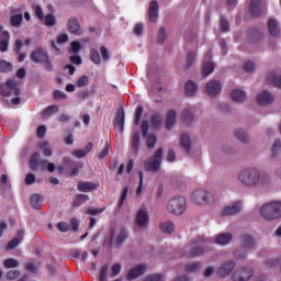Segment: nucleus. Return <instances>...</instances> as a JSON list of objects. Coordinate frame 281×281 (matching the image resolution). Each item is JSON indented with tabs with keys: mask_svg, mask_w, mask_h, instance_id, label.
<instances>
[{
	"mask_svg": "<svg viewBox=\"0 0 281 281\" xmlns=\"http://www.w3.org/2000/svg\"><path fill=\"white\" fill-rule=\"evenodd\" d=\"M237 181L245 188H267L271 186V176L256 167H249L237 173Z\"/></svg>",
	"mask_w": 281,
	"mask_h": 281,
	"instance_id": "obj_1",
	"label": "nucleus"
},
{
	"mask_svg": "<svg viewBox=\"0 0 281 281\" xmlns=\"http://www.w3.org/2000/svg\"><path fill=\"white\" fill-rule=\"evenodd\" d=\"M207 239L203 236H198L191 240L189 246L184 248L182 254V258H196L199 256H203L205 254V248L202 245H205Z\"/></svg>",
	"mask_w": 281,
	"mask_h": 281,
	"instance_id": "obj_2",
	"label": "nucleus"
},
{
	"mask_svg": "<svg viewBox=\"0 0 281 281\" xmlns=\"http://www.w3.org/2000/svg\"><path fill=\"white\" fill-rule=\"evenodd\" d=\"M191 201L195 205H210L218 201V195L205 189H196L191 194Z\"/></svg>",
	"mask_w": 281,
	"mask_h": 281,
	"instance_id": "obj_3",
	"label": "nucleus"
},
{
	"mask_svg": "<svg viewBox=\"0 0 281 281\" xmlns=\"http://www.w3.org/2000/svg\"><path fill=\"white\" fill-rule=\"evenodd\" d=\"M260 214L265 221H278V218H281V201H271L263 204Z\"/></svg>",
	"mask_w": 281,
	"mask_h": 281,
	"instance_id": "obj_4",
	"label": "nucleus"
},
{
	"mask_svg": "<svg viewBox=\"0 0 281 281\" xmlns=\"http://www.w3.org/2000/svg\"><path fill=\"white\" fill-rule=\"evenodd\" d=\"M187 201L186 196H173L167 203V210L170 214H175L176 216H180L186 212Z\"/></svg>",
	"mask_w": 281,
	"mask_h": 281,
	"instance_id": "obj_5",
	"label": "nucleus"
},
{
	"mask_svg": "<svg viewBox=\"0 0 281 281\" xmlns=\"http://www.w3.org/2000/svg\"><path fill=\"white\" fill-rule=\"evenodd\" d=\"M164 160V149L158 148L154 157L144 161V167L147 172H158L159 168H161V161Z\"/></svg>",
	"mask_w": 281,
	"mask_h": 281,
	"instance_id": "obj_6",
	"label": "nucleus"
},
{
	"mask_svg": "<svg viewBox=\"0 0 281 281\" xmlns=\"http://www.w3.org/2000/svg\"><path fill=\"white\" fill-rule=\"evenodd\" d=\"M21 95V89L16 86V81L10 79L5 82V86H0V95L8 98L9 95Z\"/></svg>",
	"mask_w": 281,
	"mask_h": 281,
	"instance_id": "obj_7",
	"label": "nucleus"
},
{
	"mask_svg": "<svg viewBox=\"0 0 281 281\" xmlns=\"http://www.w3.org/2000/svg\"><path fill=\"white\" fill-rule=\"evenodd\" d=\"M235 269H236V261L228 259L221 265L217 273L220 278H229V276H232Z\"/></svg>",
	"mask_w": 281,
	"mask_h": 281,
	"instance_id": "obj_8",
	"label": "nucleus"
},
{
	"mask_svg": "<svg viewBox=\"0 0 281 281\" xmlns=\"http://www.w3.org/2000/svg\"><path fill=\"white\" fill-rule=\"evenodd\" d=\"M240 212H243V201H236L233 204L224 206L222 210L223 216H236Z\"/></svg>",
	"mask_w": 281,
	"mask_h": 281,
	"instance_id": "obj_9",
	"label": "nucleus"
},
{
	"mask_svg": "<svg viewBox=\"0 0 281 281\" xmlns=\"http://www.w3.org/2000/svg\"><path fill=\"white\" fill-rule=\"evenodd\" d=\"M254 276V269L251 268H239L233 273L234 281H248Z\"/></svg>",
	"mask_w": 281,
	"mask_h": 281,
	"instance_id": "obj_10",
	"label": "nucleus"
},
{
	"mask_svg": "<svg viewBox=\"0 0 281 281\" xmlns=\"http://www.w3.org/2000/svg\"><path fill=\"white\" fill-rule=\"evenodd\" d=\"M30 168L31 170H38L41 168L42 170L47 169V160L46 159H41V154L35 153L32 155L30 158Z\"/></svg>",
	"mask_w": 281,
	"mask_h": 281,
	"instance_id": "obj_11",
	"label": "nucleus"
},
{
	"mask_svg": "<svg viewBox=\"0 0 281 281\" xmlns=\"http://www.w3.org/2000/svg\"><path fill=\"white\" fill-rule=\"evenodd\" d=\"M49 57V53H47L43 47H37L36 50H33L30 55V58L32 63H35L36 65H41L46 58Z\"/></svg>",
	"mask_w": 281,
	"mask_h": 281,
	"instance_id": "obj_12",
	"label": "nucleus"
},
{
	"mask_svg": "<svg viewBox=\"0 0 281 281\" xmlns=\"http://www.w3.org/2000/svg\"><path fill=\"white\" fill-rule=\"evenodd\" d=\"M221 81L218 80H211L205 86V93L206 95H210L211 98H216L218 93H221Z\"/></svg>",
	"mask_w": 281,
	"mask_h": 281,
	"instance_id": "obj_13",
	"label": "nucleus"
},
{
	"mask_svg": "<svg viewBox=\"0 0 281 281\" xmlns=\"http://www.w3.org/2000/svg\"><path fill=\"white\" fill-rule=\"evenodd\" d=\"M257 102L260 106H269V104H273V102H276V97H273L271 92L263 90L257 94Z\"/></svg>",
	"mask_w": 281,
	"mask_h": 281,
	"instance_id": "obj_14",
	"label": "nucleus"
},
{
	"mask_svg": "<svg viewBox=\"0 0 281 281\" xmlns=\"http://www.w3.org/2000/svg\"><path fill=\"white\" fill-rule=\"evenodd\" d=\"M158 18H159V2H157V0H154L149 4L148 19L150 23H155Z\"/></svg>",
	"mask_w": 281,
	"mask_h": 281,
	"instance_id": "obj_15",
	"label": "nucleus"
},
{
	"mask_svg": "<svg viewBox=\"0 0 281 281\" xmlns=\"http://www.w3.org/2000/svg\"><path fill=\"white\" fill-rule=\"evenodd\" d=\"M146 271L145 265H138L135 268H132L127 273V280H137L140 276H144V272Z\"/></svg>",
	"mask_w": 281,
	"mask_h": 281,
	"instance_id": "obj_16",
	"label": "nucleus"
},
{
	"mask_svg": "<svg viewBox=\"0 0 281 281\" xmlns=\"http://www.w3.org/2000/svg\"><path fill=\"white\" fill-rule=\"evenodd\" d=\"M175 124H177V111L169 110L166 116L165 128L171 131Z\"/></svg>",
	"mask_w": 281,
	"mask_h": 281,
	"instance_id": "obj_17",
	"label": "nucleus"
},
{
	"mask_svg": "<svg viewBox=\"0 0 281 281\" xmlns=\"http://www.w3.org/2000/svg\"><path fill=\"white\" fill-rule=\"evenodd\" d=\"M240 243L244 249H256V240L251 235H247V234L241 235Z\"/></svg>",
	"mask_w": 281,
	"mask_h": 281,
	"instance_id": "obj_18",
	"label": "nucleus"
},
{
	"mask_svg": "<svg viewBox=\"0 0 281 281\" xmlns=\"http://www.w3.org/2000/svg\"><path fill=\"white\" fill-rule=\"evenodd\" d=\"M148 212L139 210L136 214V225L138 227H146L148 225Z\"/></svg>",
	"mask_w": 281,
	"mask_h": 281,
	"instance_id": "obj_19",
	"label": "nucleus"
},
{
	"mask_svg": "<svg viewBox=\"0 0 281 281\" xmlns=\"http://www.w3.org/2000/svg\"><path fill=\"white\" fill-rule=\"evenodd\" d=\"M139 146H142L139 132H134L132 135V142H131V150L132 153H134V155H137L139 153Z\"/></svg>",
	"mask_w": 281,
	"mask_h": 281,
	"instance_id": "obj_20",
	"label": "nucleus"
},
{
	"mask_svg": "<svg viewBox=\"0 0 281 281\" xmlns=\"http://www.w3.org/2000/svg\"><path fill=\"white\" fill-rule=\"evenodd\" d=\"M249 12L251 16H260L262 14V7L260 0H250Z\"/></svg>",
	"mask_w": 281,
	"mask_h": 281,
	"instance_id": "obj_21",
	"label": "nucleus"
},
{
	"mask_svg": "<svg viewBox=\"0 0 281 281\" xmlns=\"http://www.w3.org/2000/svg\"><path fill=\"white\" fill-rule=\"evenodd\" d=\"M267 82L273 85L277 89H281V75H277L274 71H271L267 75Z\"/></svg>",
	"mask_w": 281,
	"mask_h": 281,
	"instance_id": "obj_22",
	"label": "nucleus"
},
{
	"mask_svg": "<svg viewBox=\"0 0 281 281\" xmlns=\"http://www.w3.org/2000/svg\"><path fill=\"white\" fill-rule=\"evenodd\" d=\"M113 126L114 128H117L120 133H124V110H120L116 113Z\"/></svg>",
	"mask_w": 281,
	"mask_h": 281,
	"instance_id": "obj_23",
	"label": "nucleus"
},
{
	"mask_svg": "<svg viewBox=\"0 0 281 281\" xmlns=\"http://www.w3.org/2000/svg\"><path fill=\"white\" fill-rule=\"evenodd\" d=\"M234 135L236 139H238V142H241V144H249L251 139L249 134L245 130L237 128L234 131Z\"/></svg>",
	"mask_w": 281,
	"mask_h": 281,
	"instance_id": "obj_24",
	"label": "nucleus"
},
{
	"mask_svg": "<svg viewBox=\"0 0 281 281\" xmlns=\"http://www.w3.org/2000/svg\"><path fill=\"white\" fill-rule=\"evenodd\" d=\"M67 30L70 32V34H80V22L75 18L69 19Z\"/></svg>",
	"mask_w": 281,
	"mask_h": 281,
	"instance_id": "obj_25",
	"label": "nucleus"
},
{
	"mask_svg": "<svg viewBox=\"0 0 281 281\" xmlns=\"http://www.w3.org/2000/svg\"><path fill=\"white\" fill-rule=\"evenodd\" d=\"M77 190H79V192H93V190H98V184L87 181L79 182L77 186Z\"/></svg>",
	"mask_w": 281,
	"mask_h": 281,
	"instance_id": "obj_26",
	"label": "nucleus"
},
{
	"mask_svg": "<svg viewBox=\"0 0 281 281\" xmlns=\"http://www.w3.org/2000/svg\"><path fill=\"white\" fill-rule=\"evenodd\" d=\"M231 97L234 102H245L247 100V92L236 89L232 91Z\"/></svg>",
	"mask_w": 281,
	"mask_h": 281,
	"instance_id": "obj_27",
	"label": "nucleus"
},
{
	"mask_svg": "<svg viewBox=\"0 0 281 281\" xmlns=\"http://www.w3.org/2000/svg\"><path fill=\"white\" fill-rule=\"evenodd\" d=\"M180 145L186 153H190V150L192 149V140L190 139V135L182 134L180 136Z\"/></svg>",
	"mask_w": 281,
	"mask_h": 281,
	"instance_id": "obj_28",
	"label": "nucleus"
},
{
	"mask_svg": "<svg viewBox=\"0 0 281 281\" xmlns=\"http://www.w3.org/2000/svg\"><path fill=\"white\" fill-rule=\"evenodd\" d=\"M10 45V33L3 31L0 37V52H8V46Z\"/></svg>",
	"mask_w": 281,
	"mask_h": 281,
	"instance_id": "obj_29",
	"label": "nucleus"
},
{
	"mask_svg": "<svg viewBox=\"0 0 281 281\" xmlns=\"http://www.w3.org/2000/svg\"><path fill=\"white\" fill-rule=\"evenodd\" d=\"M232 238L233 236L231 233H223L215 238V243L222 246L229 245V243H232Z\"/></svg>",
	"mask_w": 281,
	"mask_h": 281,
	"instance_id": "obj_30",
	"label": "nucleus"
},
{
	"mask_svg": "<svg viewBox=\"0 0 281 281\" xmlns=\"http://www.w3.org/2000/svg\"><path fill=\"white\" fill-rule=\"evenodd\" d=\"M268 30L271 36H280V25L278 24V21L273 19L269 20Z\"/></svg>",
	"mask_w": 281,
	"mask_h": 281,
	"instance_id": "obj_31",
	"label": "nucleus"
},
{
	"mask_svg": "<svg viewBox=\"0 0 281 281\" xmlns=\"http://www.w3.org/2000/svg\"><path fill=\"white\" fill-rule=\"evenodd\" d=\"M184 91L187 95H190V97L196 95V91H199V86H196L194 81L189 80L184 86Z\"/></svg>",
	"mask_w": 281,
	"mask_h": 281,
	"instance_id": "obj_32",
	"label": "nucleus"
},
{
	"mask_svg": "<svg viewBox=\"0 0 281 281\" xmlns=\"http://www.w3.org/2000/svg\"><path fill=\"white\" fill-rule=\"evenodd\" d=\"M150 124L154 130L161 128V124H164V116L159 113L154 114L150 117Z\"/></svg>",
	"mask_w": 281,
	"mask_h": 281,
	"instance_id": "obj_33",
	"label": "nucleus"
},
{
	"mask_svg": "<svg viewBox=\"0 0 281 281\" xmlns=\"http://www.w3.org/2000/svg\"><path fill=\"white\" fill-rule=\"evenodd\" d=\"M31 205L34 210H41L43 206V195L35 193L31 196Z\"/></svg>",
	"mask_w": 281,
	"mask_h": 281,
	"instance_id": "obj_34",
	"label": "nucleus"
},
{
	"mask_svg": "<svg viewBox=\"0 0 281 281\" xmlns=\"http://www.w3.org/2000/svg\"><path fill=\"white\" fill-rule=\"evenodd\" d=\"M182 120H183L184 124L190 126V124L192 122H194V112H192V110H190V109L183 110V112H182Z\"/></svg>",
	"mask_w": 281,
	"mask_h": 281,
	"instance_id": "obj_35",
	"label": "nucleus"
},
{
	"mask_svg": "<svg viewBox=\"0 0 281 281\" xmlns=\"http://www.w3.org/2000/svg\"><path fill=\"white\" fill-rule=\"evenodd\" d=\"M58 110H59L58 105H49L43 110L42 117L44 120H47V117H52V115H54V113H58Z\"/></svg>",
	"mask_w": 281,
	"mask_h": 281,
	"instance_id": "obj_36",
	"label": "nucleus"
},
{
	"mask_svg": "<svg viewBox=\"0 0 281 281\" xmlns=\"http://www.w3.org/2000/svg\"><path fill=\"white\" fill-rule=\"evenodd\" d=\"M144 137L146 139L147 148H149V150H153V148H155L157 144V135L155 133H149Z\"/></svg>",
	"mask_w": 281,
	"mask_h": 281,
	"instance_id": "obj_37",
	"label": "nucleus"
},
{
	"mask_svg": "<svg viewBox=\"0 0 281 281\" xmlns=\"http://www.w3.org/2000/svg\"><path fill=\"white\" fill-rule=\"evenodd\" d=\"M160 229L164 234H172V232H175V223L171 221L162 222L160 224Z\"/></svg>",
	"mask_w": 281,
	"mask_h": 281,
	"instance_id": "obj_38",
	"label": "nucleus"
},
{
	"mask_svg": "<svg viewBox=\"0 0 281 281\" xmlns=\"http://www.w3.org/2000/svg\"><path fill=\"white\" fill-rule=\"evenodd\" d=\"M90 60L94 65H101L102 58L100 57V52L98 50V48L90 49Z\"/></svg>",
	"mask_w": 281,
	"mask_h": 281,
	"instance_id": "obj_39",
	"label": "nucleus"
},
{
	"mask_svg": "<svg viewBox=\"0 0 281 281\" xmlns=\"http://www.w3.org/2000/svg\"><path fill=\"white\" fill-rule=\"evenodd\" d=\"M201 269V262L194 261V262H189L184 267L186 273H194Z\"/></svg>",
	"mask_w": 281,
	"mask_h": 281,
	"instance_id": "obj_40",
	"label": "nucleus"
},
{
	"mask_svg": "<svg viewBox=\"0 0 281 281\" xmlns=\"http://www.w3.org/2000/svg\"><path fill=\"white\" fill-rule=\"evenodd\" d=\"M214 71V63L205 61L202 66V76L207 77Z\"/></svg>",
	"mask_w": 281,
	"mask_h": 281,
	"instance_id": "obj_41",
	"label": "nucleus"
},
{
	"mask_svg": "<svg viewBox=\"0 0 281 281\" xmlns=\"http://www.w3.org/2000/svg\"><path fill=\"white\" fill-rule=\"evenodd\" d=\"M157 38H158L159 45H164V43H166V38H168V32L166 31V27L160 26L158 29Z\"/></svg>",
	"mask_w": 281,
	"mask_h": 281,
	"instance_id": "obj_42",
	"label": "nucleus"
},
{
	"mask_svg": "<svg viewBox=\"0 0 281 281\" xmlns=\"http://www.w3.org/2000/svg\"><path fill=\"white\" fill-rule=\"evenodd\" d=\"M40 148H42L44 157H52V149L49 147V143L47 140H44L40 143Z\"/></svg>",
	"mask_w": 281,
	"mask_h": 281,
	"instance_id": "obj_43",
	"label": "nucleus"
},
{
	"mask_svg": "<svg viewBox=\"0 0 281 281\" xmlns=\"http://www.w3.org/2000/svg\"><path fill=\"white\" fill-rule=\"evenodd\" d=\"M128 236V233H126V229H121L120 234L116 238V247H122V245L124 244V240H126Z\"/></svg>",
	"mask_w": 281,
	"mask_h": 281,
	"instance_id": "obj_44",
	"label": "nucleus"
},
{
	"mask_svg": "<svg viewBox=\"0 0 281 281\" xmlns=\"http://www.w3.org/2000/svg\"><path fill=\"white\" fill-rule=\"evenodd\" d=\"M280 153H281V140L277 139L272 145L271 155L273 158H276L278 157V155H280Z\"/></svg>",
	"mask_w": 281,
	"mask_h": 281,
	"instance_id": "obj_45",
	"label": "nucleus"
},
{
	"mask_svg": "<svg viewBox=\"0 0 281 281\" xmlns=\"http://www.w3.org/2000/svg\"><path fill=\"white\" fill-rule=\"evenodd\" d=\"M23 23V15L22 14H15L11 16V25L13 27H21V24Z\"/></svg>",
	"mask_w": 281,
	"mask_h": 281,
	"instance_id": "obj_46",
	"label": "nucleus"
},
{
	"mask_svg": "<svg viewBox=\"0 0 281 281\" xmlns=\"http://www.w3.org/2000/svg\"><path fill=\"white\" fill-rule=\"evenodd\" d=\"M82 49V45L79 41H74L70 43L69 53L70 54H78Z\"/></svg>",
	"mask_w": 281,
	"mask_h": 281,
	"instance_id": "obj_47",
	"label": "nucleus"
},
{
	"mask_svg": "<svg viewBox=\"0 0 281 281\" xmlns=\"http://www.w3.org/2000/svg\"><path fill=\"white\" fill-rule=\"evenodd\" d=\"M195 60H196V53H193V52L189 53L187 57L186 69H191Z\"/></svg>",
	"mask_w": 281,
	"mask_h": 281,
	"instance_id": "obj_48",
	"label": "nucleus"
},
{
	"mask_svg": "<svg viewBox=\"0 0 281 281\" xmlns=\"http://www.w3.org/2000/svg\"><path fill=\"white\" fill-rule=\"evenodd\" d=\"M5 269H14L16 267H19V260L14 259V258H9L5 259L3 262Z\"/></svg>",
	"mask_w": 281,
	"mask_h": 281,
	"instance_id": "obj_49",
	"label": "nucleus"
},
{
	"mask_svg": "<svg viewBox=\"0 0 281 281\" xmlns=\"http://www.w3.org/2000/svg\"><path fill=\"white\" fill-rule=\"evenodd\" d=\"M44 24L47 27H54V25H56V16H54L53 14H47L46 16H44Z\"/></svg>",
	"mask_w": 281,
	"mask_h": 281,
	"instance_id": "obj_50",
	"label": "nucleus"
},
{
	"mask_svg": "<svg viewBox=\"0 0 281 281\" xmlns=\"http://www.w3.org/2000/svg\"><path fill=\"white\" fill-rule=\"evenodd\" d=\"M40 65L44 67L45 71H54V64H52V59H49V56L41 61Z\"/></svg>",
	"mask_w": 281,
	"mask_h": 281,
	"instance_id": "obj_51",
	"label": "nucleus"
},
{
	"mask_svg": "<svg viewBox=\"0 0 281 281\" xmlns=\"http://www.w3.org/2000/svg\"><path fill=\"white\" fill-rule=\"evenodd\" d=\"M220 30L221 32H229V21L227 18L222 16L220 20Z\"/></svg>",
	"mask_w": 281,
	"mask_h": 281,
	"instance_id": "obj_52",
	"label": "nucleus"
},
{
	"mask_svg": "<svg viewBox=\"0 0 281 281\" xmlns=\"http://www.w3.org/2000/svg\"><path fill=\"white\" fill-rule=\"evenodd\" d=\"M0 71L3 74H10V71H12V64L5 60L0 61Z\"/></svg>",
	"mask_w": 281,
	"mask_h": 281,
	"instance_id": "obj_53",
	"label": "nucleus"
},
{
	"mask_svg": "<svg viewBox=\"0 0 281 281\" xmlns=\"http://www.w3.org/2000/svg\"><path fill=\"white\" fill-rule=\"evenodd\" d=\"M235 260H247V251L245 250H236L233 254Z\"/></svg>",
	"mask_w": 281,
	"mask_h": 281,
	"instance_id": "obj_54",
	"label": "nucleus"
},
{
	"mask_svg": "<svg viewBox=\"0 0 281 281\" xmlns=\"http://www.w3.org/2000/svg\"><path fill=\"white\" fill-rule=\"evenodd\" d=\"M148 131H150V125L148 124V121H143L140 124V133L143 137H146L148 135Z\"/></svg>",
	"mask_w": 281,
	"mask_h": 281,
	"instance_id": "obj_55",
	"label": "nucleus"
},
{
	"mask_svg": "<svg viewBox=\"0 0 281 281\" xmlns=\"http://www.w3.org/2000/svg\"><path fill=\"white\" fill-rule=\"evenodd\" d=\"M244 71H246V74H254V71H256V64H254V61H247L244 65Z\"/></svg>",
	"mask_w": 281,
	"mask_h": 281,
	"instance_id": "obj_56",
	"label": "nucleus"
},
{
	"mask_svg": "<svg viewBox=\"0 0 281 281\" xmlns=\"http://www.w3.org/2000/svg\"><path fill=\"white\" fill-rule=\"evenodd\" d=\"M111 150V145L109 143L105 144V147L102 149V151L98 155V159H105L109 157V153Z\"/></svg>",
	"mask_w": 281,
	"mask_h": 281,
	"instance_id": "obj_57",
	"label": "nucleus"
},
{
	"mask_svg": "<svg viewBox=\"0 0 281 281\" xmlns=\"http://www.w3.org/2000/svg\"><path fill=\"white\" fill-rule=\"evenodd\" d=\"M142 115H144V108L143 106H138L136 109V116H135V121H134V124L136 126H138L139 122H142Z\"/></svg>",
	"mask_w": 281,
	"mask_h": 281,
	"instance_id": "obj_58",
	"label": "nucleus"
},
{
	"mask_svg": "<svg viewBox=\"0 0 281 281\" xmlns=\"http://www.w3.org/2000/svg\"><path fill=\"white\" fill-rule=\"evenodd\" d=\"M164 280V274L157 273V274H149L144 278L143 281H161Z\"/></svg>",
	"mask_w": 281,
	"mask_h": 281,
	"instance_id": "obj_59",
	"label": "nucleus"
},
{
	"mask_svg": "<svg viewBox=\"0 0 281 281\" xmlns=\"http://www.w3.org/2000/svg\"><path fill=\"white\" fill-rule=\"evenodd\" d=\"M53 100H67V93L60 90H55L53 92Z\"/></svg>",
	"mask_w": 281,
	"mask_h": 281,
	"instance_id": "obj_60",
	"label": "nucleus"
},
{
	"mask_svg": "<svg viewBox=\"0 0 281 281\" xmlns=\"http://www.w3.org/2000/svg\"><path fill=\"white\" fill-rule=\"evenodd\" d=\"M70 227L71 226L69 224H67V222H59V223H57V229L59 232H61L63 234L69 232Z\"/></svg>",
	"mask_w": 281,
	"mask_h": 281,
	"instance_id": "obj_61",
	"label": "nucleus"
},
{
	"mask_svg": "<svg viewBox=\"0 0 281 281\" xmlns=\"http://www.w3.org/2000/svg\"><path fill=\"white\" fill-rule=\"evenodd\" d=\"M106 273H109V265L105 263L101 268L99 281H106Z\"/></svg>",
	"mask_w": 281,
	"mask_h": 281,
	"instance_id": "obj_62",
	"label": "nucleus"
},
{
	"mask_svg": "<svg viewBox=\"0 0 281 281\" xmlns=\"http://www.w3.org/2000/svg\"><path fill=\"white\" fill-rule=\"evenodd\" d=\"M21 276V270H10L7 272V278L9 280H16Z\"/></svg>",
	"mask_w": 281,
	"mask_h": 281,
	"instance_id": "obj_63",
	"label": "nucleus"
},
{
	"mask_svg": "<svg viewBox=\"0 0 281 281\" xmlns=\"http://www.w3.org/2000/svg\"><path fill=\"white\" fill-rule=\"evenodd\" d=\"M87 85H89V77L88 76H82L77 81V87H79V88L87 87Z\"/></svg>",
	"mask_w": 281,
	"mask_h": 281,
	"instance_id": "obj_64",
	"label": "nucleus"
}]
</instances>
